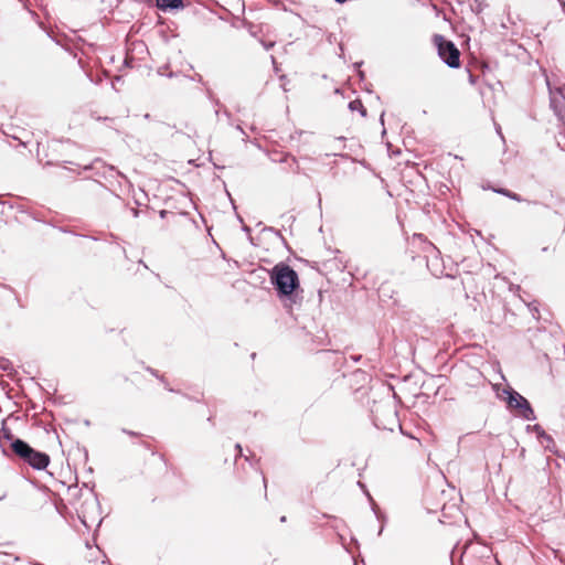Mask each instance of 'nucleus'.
<instances>
[{
  "mask_svg": "<svg viewBox=\"0 0 565 565\" xmlns=\"http://www.w3.org/2000/svg\"><path fill=\"white\" fill-rule=\"evenodd\" d=\"M270 280L279 296H291L299 287L297 273L285 264H278L271 269Z\"/></svg>",
  "mask_w": 565,
  "mask_h": 565,
  "instance_id": "f257e3e1",
  "label": "nucleus"
},
{
  "mask_svg": "<svg viewBox=\"0 0 565 565\" xmlns=\"http://www.w3.org/2000/svg\"><path fill=\"white\" fill-rule=\"evenodd\" d=\"M535 429H536L539 438L541 439V443L545 447V449H547L550 451H554L555 443H554L553 438L550 435H547L544 430H542L540 426H535Z\"/></svg>",
  "mask_w": 565,
  "mask_h": 565,
  "instance_id": "39448f33",
  "label": "nucleus"
},
{
  "mask_svg": "<svg viewBox=\"0 0 565 565\" xmlns=\"http://www.w3.org/2000/svg\"><path fill=\"white\" fill-rule=\"evenodd\" d=\"M264 46H265L266 50H269V49H271L274 46V43L269 42L267 44H264Z\"/></svg>",
  "mask_w": 565,
  "mask_h": 565,
  "instance_id": "9d476101",
  "label": "nucleus"
},
{
  "mask_svg": "<svg viewBox=\"0 0 565 565\" xmlns=\"http://www.w3.org/2000/svg\"><path fill=\"white\" fill-rule=\"evenodd\" d=\"M503 394H507V404L510 408H515V409H519L520 411V415L526 419V420H533L535 417H534V412L529 403V401L523 397L521 394H519L518 392L509 388V390H503Z\"/></svg>",
  "mask_w": 565,
  "mask_h": 565,
  "instance_id": "20e7f679",
  "label": "nucleus"
},
{
  "mask_svg": "<svg viewBox=\"0 0 565 565\" xmlns=\"http://www.w3.org/2000/svg\"><path fill=\"white\" fill-rule=\"evenodd\" d=\"M550 95H551V105L552 107H554L555 109V113L559 116V113L557 110V107H556V103H557V95L565 100V86L563 87H557L555 89H552L550 87Z\"/></svg>",
  "mask_w": 565,
  "mask_h": 565,
  "instance_id": "0eeeda50",
  "label": "nucleus"
},
{
  "mask_svg": "<svg viewBox=\"0 0 565 565\" xmlns=\"http://www.w3.org/2000/svg\"><path fill=\"white\" fill-rule=\"evenodd\" d=\"M434 43L437 46L439 57L451 68L460 65V52L456 45L446 40L443 35H435Z\"/></svg>",
  "mask_w": 565,
  "mask_h": 565,
  "instance_id": "7ed1b4c3",
  "label": "nucleus"
},
{
  "mask_svg": "<svg viewBox=\"0 0 565 565\" xmlns=\"http://www.w3.org/2000/svg\"><path fill=\"white\" fill-rule=\"evenodd\" d=\"M338 3H344L347 0H334Z\"/></svg>",
  "mask_w": 565,
  "mask_h": 565,
  "instance_id": "f8f14e48",
  "label": "nucleus"
},
{
  "mask_svg": "<svg viewBox=\"0 0 565 565\" xmlns=\"http://www.w3.org/2000/svg\"><path fill=\"white\" fill-rule=\"evenodd\" d=\"M11 447L17 456L22 458L34 469H45L50 462V457L45 452L33 449L22 439H14Z\"/></svg>",
  "mask_w": 565,
  "mask_h": 565,
  "instance_id": "f03ea898",
  "label": "nucleus"
},
{
  "mask_svg": "<svg viewBox=\"0 0 565 565\" xmlns=\"http://www.w3.org/2000/svg\"><path fill=\"white\" fill-rule=\"evenodd\" d=\"M349 108H350L352 111H355V110L360 111V113H361V115H362L363 117L366 115V110H365V108L363 107V105H362L361 100H359V99H355V100L350 102V104H349Z\"/></svg>",
  "mask_w": 565,
  "mask_h": 565,
  "instance_id": "6e6552de",
  "label": "nucleus"
},
{
  "mask_svg": "<svg viewBox=\"0 0 565 565\" xmlns=\"http://www.w3.org/2000/svg\"><path fill=\"white\" fill-rule=\"evenodd\" d=\"M235 447L239 450V452H242L241 445L237 444Z\"/></svg>",
  "mask_w": 565,
  "mask_h": 565,
  "instance_id": "ddd939ff",
  "label": "nucleus"
},
{
  "mask_svg": "<svg viewBox=\"0 0 565 565\" xmlns=\"http://www.w3.org/2000/svg\"><path fill=\"white\" fill-rule=\"evenodd\" d=\"M495 192H498L500 194H503V195H505V196H508V198H510V199H512L514 201H518V202L522 201V199H521V196L519 194L510 192V191H508L505 189H499V190H495Z\"/></svg>",
  "mask_w": 565,
  "mask_h": 565,
  "instance_id": "1a4fd4ad",
  "label": "nucleus"
},
{
  "mask_svg": "<svg viewBox=\"0 0 565 565\" xmlns=\"http://www.w3.org/2000/svg\"><path fill=\"white\" fill-rule=\"evenodd\" d=\"M157 7L160 10H169V9H181L183 8V1L182 0H156Z\"/></svg>",
  "mask_w": 565,
  "mask_h": 565,
  "instance_id": "423d86ee",
  "label": "nucleus"
},
{
  "mask_svg": "<svg viewBox=\"0 0 565 565\" xmlns=\"http://www.w3.org/2000/svg\"><path fill=\"white\" fill-rule=\"evenodd\" d=\"M122 431H124V433H126V434H128V435H130V436H137V434H136V433H134V431H128V430H126V429H124Z\"/></svg>",
  "mask_w": 565,
  "mask_h": 565,
  "instance_id": "9b49d317",
  "label": "nucleus"
}]
</instances>
